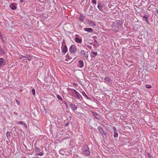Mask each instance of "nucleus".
<instances>
[{
    "label": "nucleus",
    "instance_id": "423d86ee",
    "mask_svg": "<svg viewBox=\"0 0 158 158\" xmlns=\"http://www.w3.org/2000/svg\"><path fill=\"white\" fill-rule=\"evenodd\" d=\"M6 60L2 58H0V67L5 65Z\"/></svg>",
    "mask_w": 158,
    "mask_h": 158
},
{
    "label": "nucleus",
    "instance_id": "f704fd0d",
    "mask_svg": "<svg viewBox=\"0 0 158 158\" xmlns=\"http://www.w3.org/2000/svg\"><path fill=\"white\" fill-rule=\"evenodd\" d=\"M26 58L27 59L29 60V61H30L31 60V58H27V57Z\"/></svg>",
    "mask_w": 158,
    "mask_h": 158
},
{
    "label": "nucleus",
    "instance_id": "4468645a",
    "mask_svg": "<svg viewBox=\"0 0 158 158\" xmlns=\"http://www.w3.org/2000/svg\"><path fill=\"white\" fill-rule=\"evenodd\" d=\"M10 8L13 10H15L16 9V6L15 5L14 3H11L10 6Z\"/></svg>",
    "mask_w": 158,
    "mask_h": 158
},
{
    "label": "nucleus",
    "instance_id": "dca6fc26",
    "mask_svg": "<svg viewBox=\"0 0 158 158\" xmlns=\"http://www.w3.org/2000/svg\"><path fill=\"white\" fill-rule=\"evenodd\" d=\"M65 60L66 61H68L72 59V58L69 56L68 54H67L65 56Z\"/></svg>",
    "mask_w": 158,
    "mask_h": 158
},
{
    "label": "nucleus",
    "instance_id": "b1692460",
    "mask_svg": "<svg viewBox=\"0 0 158 158\" xmlns=\"http://www.w3.org/2000/svg\"><path fill=\"white\" fill-rule=\"evenodd\" d=\"M31 93H32V94L33 95V96H35V89H33L32 90H31Z\"/></svg>",
    "mask_w": 158,
    "mask_h": 158
},
{
    "label": "nucleus",
    "instance_id": "72a5a7b5",
    "mask_svg": "<svg viewBox=\"0 0 158 158\" xmlns=\"http://www.w3.org/2000/svg\"><path fill=\"white\" fill-rule=\"evenodd\" d=\"M16 103L18 104V105H19L20 104V102L18 100H16Z\"/></svg>",
    "mask_w": 158,
    "mask_h": 158
},
{
    "label": "nucleus",
    "instance_id": "58836bf2",
    "mask_svg": "<svg viewBox=\"0 0 158 158\" xmlns=\"http://www.w3.org/2000/svg\"><path fill=\"white\" fill-rule=\"evenodd\" d=\"M90 44H91V45L93 44V42H92V43H90Z\"/></svg>",
    "mask_w": 158,
    "mask_h": 158
},
{
    "label": "nucleus",
    "instance_id": "bb28decb",
    "mask_svg": "<svg viewBox=\"0 0 158 158\" xmlns=\"http://www.w3.org/2000/svg\"><path fill=\"white\" fill-rule=\"evenodd\" d=\"M146 87L148 89L151 88L152 87L151 85H146Z\"/></svg>",
    "mask_w": 158,
    "mask_h": 158
},
{
    "label": "nucleus",
    "instance_id": "f03ea898",
    "mask_svg": "<svg viewBox=\"0 0 158 158\" xmlns=\"http://www.w3.org/2000/svg\"><path fill=\"white\" fill-rule=\"evenodd\" d=\"M76 47L74 45H72L69 48V52L71 53L74 54L76 52Z\"/></svg>",
    "mask_w": 158,
    "mask_h": 158
},
{
    "label": "nucleus",
    "instance_id": "ea45409f",
    "mask_svg": "<svg viewBox=\"0 0 158 158\" xmlns=\"http://www.w3.org/2000/svg\"><path fill=\"white\" fill-rule=\"evenodd\" d=\"M22 158H26L25 157L23 156L22 157Z\"/></svg>",
    "mask_w": 158,
    "mask_h": 158
},
{
    "label": "nucleus",
    "instance_id": "aec40b11",
    "mask_svg": "<svg viewBox=\"0 0 158 158\" xmlns=\"http://www.w3.org/2000/svg\"><path fill=\"white\" fill-rule=\"evenodd\" d=\"M59 152L60 154L63 155H64L65 153L64 151L62 149H60L59 150Z\"/></svg>",
    "mask_w": 158,
    "mask_h": 158
},
{
    "label": "nucleus",
    "instance_id": "7ed1b4c3",
    "mask_svg": "<svg viewBox=\"0 0 158 158\" xmlns=\"http://www.w3.org/2000/svg\"><path fill=\"white\" fill-rule=\"evenodd\" d=\"M75 41L77 43H81L82 42V40L81 37L76 36L74 38Z\"/></svg>",
    "mask_w": 158,
    "mask_h": 158
},
{
    "label": "nucleus",
    "instance_id": "9b49d317",
    "mask_svg": "<svg viewBox=\"0 0 158 158\" xmlns=\"http://www.w3.org/2000/svg\"><path fill=\"white\" fill-rule=\"evenodd\" d=\"M70 107L73 110H75L77 109V107L76 106L74 105L72 103H71L70 104Z\"/></svg>",
    "mask_w": 158,
    "mask_h": 158
},
{
    "label": "nucleus",
    "instance_id": "20e7f679",
    "mask_svg": "<svg viewBox=\"0 0 158 158\" xmlns=\"http://www.w3.org/2000/svg\"><path fill=\"white\" fill-rule=\"evenodd\" d=\"M78 66L80 68H82L83 67L84 64V62L82 60H80L78 62Z\"/></svg>",
    "mask_w": 158,
    "mask_h": 158
},
{
    "label": "nucleus",
    "instance_id": "f8f14e48",
    "mask_svg": "<svg viewBox=\"0 0 158 158\" xmlns=\"http://www.w3.org/2000/svg\"><path fill=\"white\" fill-rule=\"evenodd\" d=\"M84 30L85 31L90 32H92L93 31V29L90 28H85Z\"/></svg>",
    "mask_w": 158,
    "mask_h": 158
},
{
    "label": "nucleus",
    "instance_id": "4be33fe9",
    "mask_svg": "<svg viewBox=\"0 0 158 158\" xmlns=\"http://www.w3.org/2000/svg\"><path fill=\"white\" fill-rule=\"evenodd\" d=\"M75 94L76 95V96L77 98H78V99L80 98L81 96L78 92H77Z\"/></svg>",
    "mask_w": 158,
    "mask_h": 158
},
{
    "label": "nucleus",
    "instance_id": "cd10ccee",
    "mask_svg": "<svg viewBox=\"0 0 158 158\" xmlns=\"http://www.w3.org/2000/svg\"><path fill=\"white\" fill-rule=\"evenodd\" d=\"M43 152H40L37 154V155L41 156L43 155Z\"/></svg>",
    "mask_w": 158,
    "mask_h": 158
},
{
    "label": "nucleus",
    "instance_id": "2f4dec72",
    "mask_svg": "<svg viewBox=\"0 0 158 158\" xmlns=\"http://www.w3.org/2000/svg\"><path fill=\"white\" fill-rule=\"evenodd\" d=\"M10 133L9 132L7 131L6 133V135L8 137V136H10Z\"/></svg>",
    "mask_w": 158,
    "mask_h": 158
},
{
    "label": "nucleus",
    "instance_id": "5701e85b",
    "mask_svg": "<svg viewBox=\"0 0 158 158\" xmlns=\"http://www.w3.org/2000/svg\"><path fill=\"white\" fill-rule=\"evenodd\" d=\"M56 97H57V98L58 99H59L61 101H62V97L60 95H59L58 94H57Z\"/></svg>",
    "mask_w": 158,
    "mask_h": 158
},
{
    "label": "nucleus",
    "instance_id": "ddd939ff",
    "mask_svg": "<svg viewBox=\"0 0 158 158\" xmlns=\"http://www.w3.org/2000/svg\"><path fill=\"white\" fill-rule=\"evenodd\" d=\"M62 50L63 52L65 53L67 51V48L66 45H65L62 48Z\"/></svg>",
    "mask_w": 158,
    "mask_h": 158
},
{
    "label": "nucleus",
    "instance_id": "7c9ffc66",
    "mask_svg": "<svg viewBox=\"0 0 158 158\" xmlns=\"http://www.w3.org/2000/svg\"><path fill=\"white\" fill-rule=\"evenodd\" d=\"M92 2L94 4H96L97 3V1L96 0H92Z\"/></svg>",
    "mask_w": 158,
    "mask_h": 158
},
{
    "label": "nucleus",
    "instance_id": "c9c22d12",
    "mask_svg": "<svg viewBox=\"0 0 158 158\" xmlns=\"http://www.w3.org/2000/svg\"><path fill=\"white\" fill-rule=\"evenodd\" d=\"M0 36L1 38L2 37V34H1V32H0Z\"/></svg>",
    "mask_w": 158,
    "mask_h": 158
},
{
    "label": "nucleus",
    "instance_id": "c85d7f7f",
    "mask_svg": "<svg viewBox=\"0 0 158 158\" xmlns=\"http://www.w3.org/2000/svg\"><path fill=\"white\" fill-rule=\"evenodd\" d=\"M40 151V148L38 147H36L35 148V151L37 152H39Z\"/></svg>",
    "mask_w": 158,
    "mask_h": 158
},
{
    "label": "nucleus",
    "instance_id": "2eb2a0df",
    "mask_svg": "<svg viewBox=\"0 0 158 158\" xmlns=\"http://www.w3.org/2000/svg\"><path fill=\"white\" fill-rule=\"evenodd\" d=\"M93 116L95 118H96L98 119H99V115L98 114L96 113L93 112Z\"/></svg>",
    "mask_w": 158,
    "mask_h": 158
},
{
    "label": "nucleus",
    "instance_id": "412c9836",
    "mask_svg": "<svg viewBox=\"0 0 158 158\" xmlns=\"http://www.w3.org/2000/svg\"><path fill=\"white\" fill-rule=\"evenodd\" d=\"M143 20L145 21L147 23H148V17L145 16H143Z\"/></svg>",
    "mask_w": 158,
    "mask_h": 158
},
{
    "label": "nucleus",
    "instance_id": "f3484780",
    "mask_svg": "<svg viewBox=\"0 0 158 158\" xmlns=\"http://www.w3.org/2000/svg\"><path fill=\"white\" fill-rule=\"evenodd\" d=\"M85 19V16L84 15L81 14L80 16L79 17V19L81 21H83Z\"/></svg>",
    "mask_w": 158,
    "mask_h": 158
},
{
    "label": "nucleus",
    "instance_id": "6ab92c4d",
    "mask_svg": "<svg viewBox=\"0 0 158 158\" xmlns=\"http://www.w3.org/2000/svg\"><path fill=\"white\" fill-rule=\"evenodd\" d=\"M102 6L100 4H98V7L99 10L101 11H102Z\"/></svg>",
    "mask_w": 158,
    "mask_h": 158
},
{
    "label": "nucleus",
    "instance_id": "473e14b6",
    "mask_svg": "<svg viewBox=\"0 0 158 158\" xmlns=\"http://www.w3.org/2000/svg\"><path fill=\"white\" fill-rule=\"evenodd\" d=\"M92 53L94 54V55L95 56H96V55H97V53L96 52H92Z\"/></svg>",
    "mask_w": 158,
    "mask_h": 158
},
{
    "label": "nucleus",
    "instance_id": "393cba45",
    "mask_svg": "<svg viewBox=\"0 0 158 158\" xmlns=\"http://www.w3.org/2000/svg\"><path fill=\"white\" fill-rule=\"evenodd\" d=\"M4 53V51L2 49L0 48V54H3Z\"/></svg>",
    "mask_w": 158,
    "mask_h": 158
},
{
    "label": "nucleus",
    "instance_id": "a211bd4d",
    "mask_svg": "<svg viewBox=\"0 0 158 158\" xmlns=\"http://www.w3.org/2000/svg\"><path fill=\"white\" fill-rule=\"evenodd\" d=\"M82 94L83 96H84L86 99H89L84 91L82 92Z\"/></svg>",
    "mask_w": 158,
    "mask_h": 158
},
{
    "label": "nucleus",
    "instance_id": "e433bc0d",
    "mask_svg": "<svg viewBox=\"0 0 158 158\" xmlns=\"http://www.w3.org/2000/svg\"><path fill=\"white\" fill-rule=\"evenodd\" d=\"M115 24V22H113L112 24V26H114V24Z\"/></svg>",
    "mask_w": 158,
    "mask_h": 158
},
{
    "label": "nucleus",
    "instance_id": "1a4fd4ad",
    "mask_svg": "<svg viewBox=\"0 0 158 158\" xmlns=\"http://www.w3.org/2000/svg\"><path fill=\"white\" fill-rule=\"evenodd\" d=\"M17 124H21L23 125L24 127L26 128H27V124L24 122H23V121H19L17 123Z\"/></svg>",
    "mask_w": 158,
    "mask_h": 158
},
{
    "label": "nucleus",
    "instance_id": "c756f323",
    "mask_svg": "<svg viewBox=\"0 0 158 158\" xmlns=\"http://www.w3.org/2000/svg\"><path fill=\"white\" fill-rule=\"evenodd\" d=\"M77 92V91L75 89H73V93L75 94Z\"/></svg>",
    "mask_w": 158,
    "mask_h": 158
},
{
    "label": "nucleus",
    "instance_id": "6e6552de",
    "mask_svg": "<svg viewBox=\"0 0 158 158\" xmlns=\"http://www.w3.org/2000/svg\"><path fill=\"white\" fill-rule=\"evenodd\" d=\"M98 129L100 132L101 134L102 135L103 134L104 135H105L106 134V133L104 132V131L103 130L102 128L101 127L99 126L98 127Z\"/></svg>",
    "mask_w": 158,
    "mask_h": 158
},
{
    "label": "nucleus",
    "instance_id": "0eeeda50",
    "mask_svg": "<svg viewBox=\"0 0 158 158\" xmlns=\"http://www.w3.org/2000/svg\"><path fill=\"white\" fill-rule=\"evenodd\" d=\"M88 24H89L91 27H95L96 25V23L93 21L89 20L88 22Z\"/></svg>",
    "mask_w": 158,
    "mask_h": 158
},
{
    "label": "nucleus",
    "instance_id": "39448f33",
    "mask_svg": "<svg viewBox=\"0 0 158 158\" xmlns=\"http://www.w3.org/2000/svg\"><path fill=\"white\" fill-rule=\"evenodd\" d=\"M81 53L82 55L86 58H88V57L89 55L88 52L85 51L84 50L81 51Z\"/></svg>",
    "mask_w": 158,
    "mask_h": 158
},
{
    "label": "nucleus",
    "instance_id": "a878e982",
    "mask_svg": "<svg viewBox=\"0 0 158 158\" xmlns=\"http://www.w3.org/2000/svg\"><path fill=\"white\" fill-rule=\"evenodd\" d=\"M118 136V134L117 132H114V138H115L116 137H117Z\"/></svg>",
    "mask_w": 158,
    "mask_h": 158
},
{
    "label": "nucleus",
    "instance_id": "4c0bfd02",
    "mask_svg": "<svg viewBox=\"0 0 158 158\" xmlns=\"http://www.w3.org/2000/svg\"><path fill=\"white\" fill-rule=\"evenodd\" d=\"M25 57V56H21V58H22L23 57V58H24V57Z\"/></svg>",
    "mask_w": 158,
    "mask_h": 158
},
{
    "label": "nucleus",
    "instance_id": "f257e3e1",
    "mask_svg": "<svg viewBox=\"0 0 158 158\" xmlns=\"http://www.w3.org/2000/svg\"><path fill=\"white\" fill-rule=\"evenodd\" d=\"M82 153L83 154H85L86 155H89L90 152L89 151L88 147L87 146L85 145L84 146V148H83L82 151Z\"/></svg>",
    "mask_w": 158,
    "mask_h": 158
},
{
    "label": "nucleus",
    "instance_id": "9d476101",
    "mask_svg": "<svg viewBox=\"0 0 158 158\" xmlns=\"http://www.w3.org/2000/svg\"><path fill=\"white\" fill-rule=\"evenodd\" d=\"M104 80L108 83L111 84L112 83V81L108 77H105Z\"/></svg>",
    "mask_w": 158,
    "mask_h": 158
}]
</instances>
